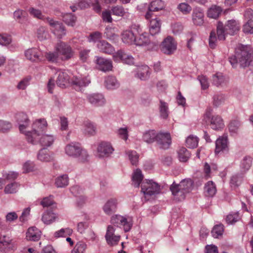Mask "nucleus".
<instances>
[{
  "mask_svg": "<svg viewBox=\"0 0 253 253\" xmlns=\"http://www.w3.org/2000/svg\"><path fill=\"white\" fill-rule=\"evenodd\" d=\"M186 143L188 147L193 148L197 147L198 144V139L194 135H189L186 140Z\"/></svg>",
  "mask_w": 253,
  "mask_h": 253,
  "instance_id": "7c9ffc66",
  "label": "nucleus"
},
{
  "mask_svg": "<svg viewBox=\"0 0 253 253\" xmlns=\"http://www.w3.org/2000/svg\"><path fill=\"white\" fill-rule=\"evenodd\" d=\"M45 57L48 61L54 62L58 58V54L56 52H50L46 53Z\"/></svg>",
  "mask_w": 253,
  "mask_h": 253,
  "instance_id": "5fc2aeb1",
  "label": "nucleus"
},
{
  "mask_svg": "<svg viewBox=\"0 0 253 253\" xmlns=\"http://www.w3.org/2000/svg\"><path fill=\"white\" fill-rule=\"evenodd\" d=\"M25 54L27 58L30 60L33 61H38L41 60L39 55L35 51L32 50H28Z\"/></svg>",
  "mask_w": 253,
  "mask_h": 253,
  "instance_id": "ea45409f",
  "label": "nucleus"
},
{
  "mask_svg": "<svg viewBox=\"0 0 253 253\" xmlns=\"http://www.w3.org/2000/svg\"><path fill=\"white\" fill-rule=\"evenodd\" d=\"M98 47L103 52L110 53L113 51V47L108 43L102 41L98 44Z\"/></svg>",
  "mask_w": 253,
  "mask_h": 253,
  "instance_id": "e433bc0d",
  "label": "nucleus"
},
{
  "mask_svg": "<svg viewBox=\"0 0 253 253\" xmlns=\"http://www.w3.org/2000/svg\"><path fill=\"white\" fill-rule=\"evenodd\" d=\"M11 127L10 124L5 121H0V129L2 131H6Z\"/></svg>",
  "mask_w": 253,
  "mask_h": 253,
  "instance_id": "13d9d810",
  "label": "nucleus"
},
{
  "mask_svg": "<svg viewBox=\"0 0 253 253\" xmlns=\"http://www.w3.org/2000/svg\"><path fill=\"white\" fill-rule=\"evenodd\" d=\"M143 179V175L140 169H137L134 172L132 180L134 185L138 186Z\"/></svg>",
  "mask_w": 253,
  "mask_h": 253,
  "instance_id": "473e14b6",
  "label": "nucleus"
},
{
  "mask_svg": "<svg viewBox=\"0 0 253 253\" xmlns=\"http://www.w3.org/2000/svg\"><path fill=\"white\" fill-rule=\"evenodd\" d=\"M56 218V214L50 211H45L42 215V220L46 224H49L54 221Z\"/></svg>",
  "mask_w": 253,
  "mask_h": 253,
  "instance_id": "5701e85b",
  "label": "nucleus"
},
{
  "mask_svg": "<svg viewBox=\"0 0 253 253\" xmlns=\"http://www.w3.org/2000/svg\"><path fill=\"white\" fill-rule=\"evenodd\" d=\"M205 253H218L217 248L213 245H209L206 246Z\"/></svg>",
  "mask_w": 253,
  "mask_h": 253,
  "instance_id": "6e6d98bb",
  "label": "nucleus"
},
{
  "mask_svg": "<svg viewBox=\"0 0 253 253\" xmlns=\"http://www.w3.org/2000/svg\"><path fill=\"white\" fill-rule=\"evenodd\" d=\"M112 11L114 15L119 17H123L126 13L124 8L119 6L113 7Z\"/></svg>",
  "mask_w": 253,
  "mask_h": 253,
  "instance_id": "79ce46f5",
  "label": "nucleus"
},
{
  "mask_svg": "<svg viewBox=\"0 0 253 253\" xmlns=\"http://www.w3.org/2000/svg\"><path fill=\"white\" fill-rule=\"evenodd\" d=\"M140 29V27L138 25H132L131 30H126L124 31L122 34V40L124 42L127 43H132L134 42L135 39L133 30H135L138 32Z\"/></svg>",
  "mask_w": 253,
  "mask_h": 253,
  "instance_id": "1a4fd4ad",
  "label": "nucleus"
},
{
  "mask_svg": "<svg viewBox=\"0 0 253 253\" xmlns=\"http://www.w3.org/2000/svg\"><path fill=\"white\" fill-rule=\"evenodd\" d=\"M114 226L112 224L108 226L106 234L107 242L112 246L116 244L119 241L120 238V236L117 234V231H115Z\"/></svg>",
  "mask_w": 253,
  "mask_h": 253,
  "instance_id": "0eeeda50",
  "label": "nucleus"
},
{
  "mask_svg": "<svg viewBox=\"0 0 253 253\" xmlns=\"http://www.w3.org/2000/svg\"><path fill=\"white\" fill-rule=\"evenodd\" d=\"M227 34L234 35L239 31V24L234 20H228L225 25Z\"/></svg>",
  "mask_w": 253,
  "mask_h": 253,
  "instance_id": "2eb2a0df",
  "label": "nucleus"
},
{
  "mask_svg": "<svg viewBox=\"0 0 253 253\" xmlns=\"http://www.w3.org/2000/svg\"><path fill=\"white\" fill-rule=\"evenodd\" d=\"M111 223L114 226L119 227L122 226L126 232L128 231L131 226L130 220L128 221L125 217L119 215H116L112 217Z\"/></svg>",
  "mask_w": 253,
  "mask_h": 253,
  "instance_id": "7ed1b4c3",
  "label": "nucleus"
},
{
  "mask_svg": "<svg viewBox=\"0 0 253 253\" xmlns=\"http://www.w3.org/2000/svg\"><path fill=\"white\" fill-rule=\"evenodd\" d=\"M222 11L220 7L217 5H212L208 10V17L212 19H217Z\"/></svg>",
  "mask_w": 253,
  "mask_h": 253,
  "instance_id": "aec40b11",
  "label": "nucleus"
},
{
  "mask_svg": "<svg viewBox=\"0 0 253 253\" xmlns=\"http://www.w3.org/2000/svg\"><path fill=\"white\" fill-rule=\"evenodd\" d=\"M224 81V79L221 75H216L213 77V82L217 85L222 84Z\"/></svg>",
  "mask_w": 253,
  "mask_h": 253,
  "instance_id": "e2e57ef3",
  "label": "nucleus"
},
{
  "mask_svg": "<svg viewBox=\"0 0 253 253\" xmlns=\"http://www.w3.org/2000/svg\"><path fill=\"white\" fill-rule=\"evenodd\" d=\"M57 84L61 86H65L69 83L68 76L63 72H59L58 74V79L56 81Z\"/></svg>",
  "mask_w": 253,
  "mask_h": 253,
  "instance_id": "bb28decb",
  "label": "nucleus"
},
{
  "mask_svg": "<svg viewBox=\"0 0 253 253\" xmlns=\"http://www.w3.org/2000/svg\"><path fill=\"white\" fill-rule=\"evenodd\" d=\"M85 131L87 134L92 135L95 133V129L92 124L88 123L86 125Z\"/></svg>",
  "mask_w": 253,
  "mask_h": 253,
  "instance_id": "0e129e2a",
  "label": "nucleus"
},
{
  "mask_svg": "<svg viewBox=\"0 0 253 253\" xmlns=\"http://www.w3.org/2000/svg\"><path fill=\"white\" fill-rule=\"evenodd\" d=\"M164 7V3L161 0L153 1L150 4V9L152 11H158L162 10Z\"/></svg>",
  "mask_w": 253,
  "mask_h": 253,
  "instance_id": "72a5a7b5",
  "label": "nucleus"
},
{
  "mask_svg": "<svg viewBox=\"0 0 253 253\" xmlns=\"http://www.w3.org/2000/svg\"><path fill=\"white\" fill-rule=\"evenodd\" d=\"M252 164V161L251 159H244L242 162V166L243 168L245 169H248Z\"/></svg>",
  "mask_w": 253,
  "mask_h": 253,
  "instance_id": "69168bd1",
  "label": "nucleus"
},
{
  "mask_svg": "<svg viewBox=\"0 0 253 253\" xmlns=\"http://www.w3.org/2000/svg\"><path fill=\"white\" fill-rule=\"evenodd\" d=\"M205 191L208 196H213L216 192L215 186L211 181L208 182L205 186Z\"/></svg>",
  "mask_w": 253,
  "mask_h": 253,
  "instance_id": "c85d7f7f",
  "label": "nucleus"
},
{
  "mask_svg": "<svg viewBox=\"0 0 253 253\" xmlns=\"http://www.w3.org/2000/svg\"><path fill=\"white\" fill-rule=\"evenodd\" d=\"M102 18L104 21L108 23H111L112 22L111 13L109 11H104L102 13Z\"/></svg>",
  "mask_w": 253,
  "mask_h": 253,
  "instance_id": "680f3d73",
  "label": "nucleus"
},
{
  "mask_svg": "<svg viewBox=\"0 0 253 253\" xmlns=\"http://www.w3.org/2000/svg\"><path fill=\"white\" fill-rule=\"evenodd\" d=\"M211 124L213 129H217L221 128L224 126V123L222 118L218 116H212Z\"/></svg>",
  "mask_w": 253,
  "mask_h": 253,
  "instance_id": "b1692460",
  "label": "nucleus"
},
{
  "mask_svg": "<svg viewBox=\"0 0 253 253\" xmlns=\"http://www.w3.org/2000/svg\"><path fill=\"white\" fill-rule=\"evenodd\" d=\"M159 133L154 130H151L145 132L142 136L143 140L147 143H151L156 140Z\"/></svg>",
  "mask_w": 253,
  "mask_h": 253,
  "instance_id": "412c9836",
  "label": "nucleus"
},
{
  "mask_svg": "<svg viewBox=\"0 0 253 253\" xmlns=\"http://www.w3.org/2000/svg\"><path fill=\"white\" fill-rule=\"evenodd\" d=\"M29 11L30 14L33 15L34 17L40 19H44V16L40 10L32 7L29 9Z\"/></svg>",
  "mask_w": 253,
  "mask_h": 253,
  "instance_id": "49530a36",
  "label": "nucleus"
},
{
  "mask_svg": "<svg viewBox=\"0 0 253 253\" xmlns=\"http://www.w3.org/2000/svg\"><path fill=\"white\" fill-rule=\"evenodd\" d=\"M199 80L201 83L202 87L203 89H207L209 86V84L208 82L207 79L206 77L202 76L199 78Z\"/></svg>",
  "mask_w": 253,
  "mask_h": 253,
  "instance_id": "052dcab7",
  "label": "nucleus"
},
{
  "mask_svg": "<svg viewBox=\"0 0 253 253\" xmlns=\"http://www.w3.org/2000/svg\"><path fill=\"white\" fill-rule=\"evenodd\" d=\"M178 9L183 14L189 13L191 10V6L186 3H180L178 6Z\"/></svg>",
  "mask_w": 253,
  "mask_h": 253,
  "instance_id": "c03bdc74",
  "label": "nucleus"
},
{
  "mask_svg": "<svg viewBox=\"0 0 253 253\" xmlns=\"http://www.w3.org/2000/svg\"><path fill=\"white\" fill-rule=\"evenodd\" d=\"M181 189V191L185 195L190 191L193 185V181L191 179H184L181 180L179 183H178Z\"/></svg>",
  "mask_w": 253,
  "mask_h": 253,
  "instance_id": "6ab92c4d",
  "label": "nucleus"
},
{
  "mask_svg": "<svg viewBox=\"0 0 253 253\" xmlns=\"http://www.w3.org/2000/svg\"><path fill=\"white\" fill-rule=\"evenodd\" d=\"M217 39L214 31H211L209 38V45L211 48H214L217 45Z\"/></svg>",
  "mask_w": 253,
  "mask_h": 253,
  "instance_id": "37998d69",
  "label": "nucleus"
},
{
  "mask_svg": "<svg viewBox=\"0 0 253 253\" xmlns=\"http://www.w3.org/2000/svg\"><path fill=\"white\" fill-rule=\"evenodd\" d=\"M162 49L165 53L169 54L176 49V45L170 37L167 38L162 43Z\"/></svg>",
  "mask_w": 253,
  "mask_h": 253,
  "instance_id": "f8f14e48",
  "label": "nucleus"
},
{
  "mask_svg": "<svg viewBox=\"0 0 253 253\" xmlns=\"http://www.w3.org/2000/svg\"><path fill=\"white\" fill-rule=\"evenodd\" d=\"M38 140L39 143L44 148L50 146L53 142V137L50 135L40 134L37 138H33V140Z\"/></svg>",
  "mask_w": 253,
  "mask_h": 253,
  "instance_id": "4468645a",
  "label": "nucleus"
},
{
  "mask_svg": "<svg viewBox=\"0 0 253 253\" xmlns=\"http://www.w3.org/2000/svg\"><path fill=\"white\" fill-rule=\"evenodd\" d=\"M149 42L148 36L146 33H142L135 39L134 43L139 46L146 45Z\"/></svg>",
  "mask_w": 253,
  "mask_h": 253,
  "instance_id": "393cba45",
  "label": "nucleus"
},
{
  "mask_svg": "<svg viewBox=\"0 0 253 253\" xmlns=\"http://www.w3.org/2000/svg\"><path fill=\"white\" fill-rule=\"evenodd\" d=\"M56 51L61 54L63 60H67L73 56L71 48L68 44L62 42H58L55 47Z\"/></svg>",
  "mask_w": 253,
  "mask_h": 253,
  "instance_id": "39448f33",
  "label": "nucleus"
},
{
  "mask_svg": "<svg viewBox=\"0 0 253 253\" xmlns=\"http://www.w3.org/2000/svg\"><path fill=\"white\" fill-rule=\"evenodd\" d=\"M243 31L247 34L253 33V22L249 21L243 27Z\"/></svg>",
  "mask_w": 253,
  "mask_h": 253,
  "instance_id": "8fccbe9b",
  "label": "nucleus"
},
{
  "mask_svg": "<svg viewBox=\"0 0 253 253\" xmlns=\"http://www.w3.org/2000/svg\"><path fill=\"white\" fill-rule=\"evenodd\" d=\"M149 72V68L147 66H141L137 68V74L141 79H144L147 77Z\"/></svg>",
  "mask_w": 253,
  "mask_h": 253,
  "instance_id": "2f4dec72",
  "label": "nucleus"
},
{
  "mask_svg": "<svg viewBox=\"0 0 253 253\" xmlns=\"http://www.w3.org/2000/svg\"><path fill=\"white\" fill-rule=\"evenodd\" d=\"M224 231L223 225H217L215 226L212 230V236L214 238H218L222 235Z\"/></svg>",
  "mask_w": 253,
  "mask_h": 253,
  "instance_id": "58836bf2",
  "label": "nucleus"
},
{
  "mask_svg": "<svg viewBox=\"0 0 253 253\" xmlns=\"http://www.w3.org/2000/svg\"><path fill=\"white\" fill-rule=\"evenodd\" d=\"M17 217V215L14 212H9L6 216V220L9 222L12 221L16 219Z\"/></svg>",
  "mask_w": 253,
  "mask_h": 253,
  "instance_id": "774afa93",
  "label": "nucleus"
},
{
  "mask_svg": "<svg viewBox=\"0 0 253 253\" xmlns=\"http://www.w3.org/2000/svg\"><path fill=\"white\" fill-rule=\"evenodd\" d=\"M170 190L175 199L179 200L184 198V194L177 183L173 182L170 186Z\"/></svg>",
  "mask_w": 253,
  "mask_h": 253,
  "instance_id": "dca6fc26",
  "label": "nucleus"
},
{
  "mask_svg": "<svg viewBox=\"0 0 253 253\" xmlns=\"http://www.w3.org/2000/svg\"><path fill=\"white\" fill-rule=\"evenodd\" d=\"M225 32H226L225 27H224L223 23L220 21L218 22L216 27V33L218 40L222 41L225 40Z\"/></svg>",
  "mask_w": 253,
  "mask_h": 253,
  "instance_id": "a878e982",
  "label": "nucleus"
},
{
  "mask_svg": "<svg viewBox=\"0 0 253 253\" xmlns=\"http://www.w3.org/2000/svg\"><path fill=\"white\" fill-rule=\"evenodd\" d=\"M17 184L16 183H12L7 185L5 188V192L6 193H13L16 192L17 189Z\"/></svg>",
  "mask_w": 253,
  "mask_h": 253,
  "instance_id": "864d4df0",
  "label": "nucleus"
},
{
  "mask_svg": "<svg viewBox=\"0 0 253 253\" xmlns=\"http://www.w3.org/2000/svg\"><path fill=\"white\" fill-rule=\"evenodd\" d=\"M227 147V137L222 136L218 138L216 141V147L215 152L218 154L223 151Z\"/></svg>",
  "mask_w": 253,
  "mask_h": 253,
  "instance_id": "a211bd4d",
  "label": "nucleus"
},
{
  "mask_svg": "<svg viewBox=\"0 0 253 253\" xmlns=\"http://www.w3.org/2000/svg\"><path fill=\"white\" fill-rule=\"evenodd\" d=\"M54 204L53 200L50 197L44 198L41 202V204L44 207H47L52 205Z\"/></svg>",
  "mask_w": 253,
  "mask_h": 253,
  "instance_id": "bf43d9fd",
  "label": "nucleus"
},
{
  "mask_svg": "<svg viewBox=\"0 0 253 253\" xmlns=\"http://www.w3.org/2000/svg\"><path fill=\"white\" fill-rule=\"evenodd\" d=\"M72 230L70 228L61 229L55 233V236L59 237L70 235L72 234Z\"/></svg>",
  "mask_w": 253,
  "mask_h": 253,
  "instance_id": "09e8293b",
  "label": "nucleus"
},
{
  "mask_svg": "<svg viewBox=\"0 0 253 253\" xmlns=\"http://www.w3.org/2000/svg\"><path fill=\"white\" fill-rule=\"evenodd\" d=\"M159 190L158 185L154 182H145L142 185V191L145 195H152L158 193Z\"/></svg>",
  "mask_w": 253,
  "mask_h": 253,
  "instance_id": "423d86ee",
  "label": "nucleus"
},
{
  "mask_svg": "<svg viewBox=\"0 0 253 253\" xmlns=\"http://www.w3.org/2000/svg\"><path fill=\"white\" fill-rule=\"evenodd\" d=\"M55 184L58 187H63L68 184V178L67 175H64L58 177L55 181Z\"/></svg>",
  "mask_w": 253,
  "mask_h": 253,
  "instance_id": "f704fd0d",
  "label": "nucleus"
},
{
  "mask_svg": "<svg viewBox=\"0 0 253 253\" xmlns=\"http://www.w3.org/2000/svg\"><path fill=\"white\" fill-rule=\"evenodd\" d=\"M86 249V245L83 243H78L76 244L72 253H84Z\"/></svg>",
  "mask_w": 253,
  "mask_h": 253,
  "instance_id": "a18cd8bd",
  "label": "nucleus"
},
{
  "mask_svg": "<svg viewBox=\"0 0 253 253\" xmlns=\"http://www.w3.org/2000/svg\"><path fill=\"white\" fill-rule=\"evenodd\" d=\"M97 68L103 72H109L113 69L112 62L111 60L99 57L96 60Z\"/></svg>",
  "mask_w": 253,
  "mask_h": 253,
  "instance_id": "9d476101",
  "label": "nucleus"
},
{
  "mask_svg": "<svg viewBox=\"0 0 253 253\" xmlns=\"http://www.w3.org/2000/svg\"><path fill=\"white\" fill-rule=\"evenodd\" d=\"M116 57L119 58L124 63L128 65L133 64L134 62V59L132 57L127 56L125 54L118 53L116 56Z\"/></svg>",
  "mask_w": 253,
  "mask_h": 253,
  "instance_id": "c9c22d12",
  "label": "nucleus"
},
{
  "mask_svg": "<svg viewBox=\"0 0 253 253\" xmlns=\"http://www.w3.org/2000/svg\"><path fill=\"white\" fill-rule=\"evenodd\" d=\"M252 56L249 53V47L243 45H239L236 48L235 55L230 58L232 64L239 62L242 67L249 65Z\"/></svg>",
  "mask_w": 253,
  "mask_h": 253,
  "instance_id": "f257e3e1",
  "label": "nucleus"
},
{
  "mask_svg": "<svg viewBox=\"0 0 253 253\" xmlns=\"http://www.w3.org/2000/svg\"><path fill=\"white\" fill-rule=\"evenodd\" d=\"M119 134L121 136V137L124 139L125 140H126L128 138V133L126 128H121L119 130Z\"/></svg>",
  "mask_w": 253,
  "mask_h": 253,
  "instance_id": "338daca9",
  "label": "nucleus"
},
{
  "mask_svg": "<svg viewBox=\"0 0 253 253\" xmlns=\"http://www.w3.org/2000/svg\"><path fill=\"white\" fill-rule=\"evenodd\" d=\"M113 151V149L111 145L107 142H101L100 143L98 148L97 152L98 156L100 157L108 156Z\"/></svg>",
  "mask_w": 253,
  "mask_h": 253,
  "instance_id": "9b49d317",
  "label": "nucleus"
},
{
  "mask_svg": "<svg viewBox=\"0 0 253 253\" xmlns=\"http://www.w3.org/2000/svg\"><path fill=\"white\" fill-rule=\"evenodd\" d=\"M146 19H150L149 32L152 35H155L159 33L161 27V21L158 18H152V13L148 12L145 16Z\"/></svg>",
  "mask_w": 253,
  "mask_h": 253,
  "instance_id": "20e7f679",
  "label": "nucleus"
},
{
  "mask_svg": "<svg viewBox=\"0 0 253 253\" xmlns=\"http://www.w3.org/2000/svg\"><path fill=\"white\" fill-rule=\"evenodd\" d=\"M101 38V34L98 32H94L90 35V41L96 42Z\"/></svg>",
  "mask_w": 253,
  "mask_h": 253,
  "instance_id": "4d7b16f0",
  "label": "nucleus"
},
{
  "mask_svg": "<svg viewBox=\"0 0 253 253\" xmlns=\"http://www.w3.org/2000/svg\"><path fill=\"white\" fill-rule=\"evenodd\" d=\"M66 152L69 156H78L80 155L81 150L78 147L70 145L66 147Z\"/></svg>",
  "mask_w": 253,
  "mask_h": 253,
  "instance_id": "cd10ccee",
  "label": "nucleus"
},
{
  "mask_svg": "<svg viewBox=\"0 0 253 253\" xmlns=\"http://www.w3.org/2000/svg\"><path fill=\"white\" fill-rule=\"evenodd\" d=\"M47 124L44 119H39L36 121L33 124V129L32 131H27L26 129L27 126L21 125L19 126L20 131L25 133L28 140L32 143L34 142L33 138H37L39 136L40 132H42L47 127Z\"/></svg>",
  "mask_w": 253,
  "mask_h": 253,
  "instance_id": "f03ea898",
  "label": "nucleus"
},
{
  "mask_svg": "<svg viewBox=\"0 0 253 253\" xmlns=\"http://www.w3.org/2000/svg\"><path fill=\"white\" fill-rule=\"evenodd\" d=\"M192 20L194 25L201 26L204 22V12L200 9H194L192 14Z\"/></svg>",
  "mask_w": 253,
  "mask_h": 253,
  "instance_id": "ddd939ff",
  "label": "nucleus"
},
{
  "mask_svg": "<svg viewBox=\"0 0 253 253\" xmlns=\"http://www.w3.org/2000/svg\"><path fill=\"white\" fill-rule=\"evenodd\" d=\"M89 101L92 104L101 105L103 103V98L99 94H93L89 97Z\"/></svg>",
  "mask_w": 253,
  "mask_h": 253,
  "instance_id": "a19ab883",
  "label": "nucleus"
},
{
  "mask_svg": "<svg viewBox=\"0 0 253 253\" xmlns=\"http://www.w3.org/2000/svg\"><path fill=\"white\" fill-rule=\"evenodd\" d=\"M40 231L35 227H30L26 233V238L29 240L37 241L40 238Z\"/></svg>",
  "mask_w": 253,
  "mask_h": 253,
  "instance_id": "f3484780",
  "label": "nucleus"
},
{
  "mask_svg": "<svg viewBox=\"0 0 253 253\" xmlns=\"http://www.w3.org/2000/svg\"><path fill=\"white\" fill-rule=\"evenodd\" d=\"M178 156L180 161L185 162L190 157V154L185 148H180L178 151Z\"/></svg>",
  "mask_w": 253,
  "mask_h": 253,
  "instance_id": "c756f323",
  "label": "nucleus"
},
{
  "mask_svg": "<svg viewBox=\"0 0 253 253\" xmlns=\"http://www.w3.org/2000/svg\"><path fill=\"white\" fill-rule=\"evenodd\" d=\"M47 21L49 22V24L54 27L55 28V34L57 35L58 36H61L62 34L59 33V32L60 31L62 34H64V29L63 27L61 24L57 22L54 21L53 19L50 18H46Z\"/></svg>",
  "mask_w": 253,
  "mask_h": 253,
  "instance_id": "4be33fe9",
  "label": "nucleus"
},
{
  "mask_svg": "<svg viewBox=\"0 0 253 253\" xmlns=\"http://www.w3.org/2000/svg\"><path fill=\"white\" fill-rule=\"evenodd\" d=\"M105 83L108 88H112L116 84V80L114 77H109L106 78Z\"/></svg>",
  "mask_w": 253,
  "mask_h": 253,
  "instance_id": "603ef678",
  "label": "nucleus"
},
{
  "mask_svg": "<svg viewBox=\"0 0 253 253\" xmlns=\"http://www.w3.org/2000/svg\"><path fill=\"white\" fill-rule=\"evenodd\" d=\"M156 141L160 148L167 149L171 143L170 135L168 133H159Z\"/></svg>",
  "mask_w": 253,
  "mask_h": 253,
  "instance_id": "6e6552de",
  "label": "nucleus"
},
{
  "mask_svg": "<svg viewBox=\"0 0 253 253\" xmlns=\"http://www.w3.org/2000/svg\"><path fill=\"white\" fill-rule=\"evenodd\" d=\"M117 205L114 200L108 201L104 206V210L105 212L109 213L116 208Z\"/></svg>",
  "mask_w": 253,
  "mask_h": 253,
  "instance_id": "4c0bfd02",
  "label": "nucleus"
},
{
  "mask_svg": "<svg viewBox=\"0 0 253 253\" xmlns=\"http://www.w3.org/2000/svg\"><path fill=\"white\" fill-rule=\"evenodd\" d=\"M129 159L132 165H136L138 162L139 156L136 152L130 151L128 153Z\"/></svg>",
  "mask_w": 253,
  "mask_h": 253,
  "instance_id": "de8ad7c7",
  "label": "nucleus"
},
{
  "mask_svg": "<svg viewBox=\"0 0 253 253\" xmlns=\"http://www.w3.org/2000/svg\"><path fill=\"white\" fill-rule=\"evenodd\" d=\"M11 42L10 37L7 35L0 34V44L6 45Z\"/></svg>",
  "mask_w": 253,
  "mask_h": 253,
  "instance_id": "3c124183",
  "label": "nucleus"
}]
</instances>
